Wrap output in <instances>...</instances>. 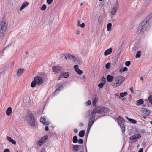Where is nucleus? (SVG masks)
<instances>
[{
	"instance_id": "nucleus-1",
	"label": "nucleus",
	"mask_w": 152,
	"mask_h": 152,
	"mask_svg": "<svg viewBox=\"0 0 152 152\" xmlns=\"http://www.w3.org/2000/svg\"><path fill=\"white\" fill-rule=\"evenodd\" d=\"M7 29V25L5 21H2L0 25V38L3 39L4 34Z\"/></svg>"
},
{
	"instance_id": "nucleus-2",
	"label": "nucleus",
	"mask_w": 152,
	"mask_h": 152,
	"mask_svg": "<svg viewBox=\"0 0 152 152\" xmlns=\"http://www.w3.org/2000/svg\"><path fill=\"white\" fill-rule=\"evenodd\" d=\"M28 117L26 119L28 124L31 127H34L35 124V119L32 113H29L28 114Z\"/></svg>"
},
{
	"instance_id": "nucleus-3",
	"label": "nucleus",
	"mask_w": 152,
	"mask_h": 152,
	"mask_svg": "<svg viewBox=\"0 0 152 152\" xmlns=\"http://www.w3.org/2000/svg\"><path fill=\"white\" fill-rule=\"evenodd\" d=\"M96 110L97 113L103 114L108 113L110 111V109L105 107H98L94 108Z\"/></svg>"
},
{
	"instance_id": "nucleus-4",
	"label": "nucleus",
	"mask_w": 152,
	"mask_h": 152,
	"mask_svg": "<svg viewBox=\"0 0 152 152\" xmlns=\"http://www.w3.org/2000/svg\"><path fill=\"white\" fill-rule=\"evenodd\" d=\"M149 26V23L147 22V20H144L138 26V30L140 32H142L146 30Z\"/></svg>"
},
{
	"instance_id": "nucleus-5",
	"label": "nucleus",
	"mask_w": 152,
	"mask_h": 152,
	"mask_svg": "<svg viewBox=\"0 0 152 152\" xmlns=\"http://www.w3.org/2000/svg\"><path fill=\"white\" fill-rule=\"evenodd\" d=\"M117 120L118 124L121 129L122 132L124 133L125 131V124L124 123L125 121V120L120 116L118 117Z\"/></svg>"
},
{
	"instance_id": "nucleus-6",
	"label": "nucleus",
	"mask_w": 152,
	"mask_h": 152,
	"mask_svg": "<svg viewBox=\"0 0 152 152\" xmlns=\"http://www.w3.org/2000/svg\"><path fill=\"white\" fill-rule=\"evenodd\" d=\"M125 80V78L123 76H118L115 78V80L114 82L113 86H120Z\"/></svg>"
},
{
	"instance_id": "nucleus-7",
	"label": "nucleus",
	"mask_w": 152,
	"mask_h": 152,
	"mask_svg": "<svg viewBox=\"0 0 152 152\" xmlns=\"http://www.w3.org/2000/svg\"><path fill=\"white\" fill-rule=\"evenodd\" d=\"M119 4L118 1H117L114 4V5L113 7L112 8L111 12V14L113 15H114L116 14L118 9L119 8Z\"/></svg>"
},
{
	"instance_id": "nucleus-8",
	"label": "nucleus",
	"mask_w": 152,
	"mask_h": 152,
	"mask_svg": "<svg viewBox=\"0 0 152 152\" xmlns=\"http://www.w3.org/2000/svg\"><path fill=\"white\" fill-rule=\"evenodd\" d=\"M65 59L69 60L72 61L73 62H76L77 61V58L75 56L69 54H66L65 56Z\"/></svg>"
},
{
	"instance_id": "nucleus-9",
	"label": "nucleus",
	"mask_w": 152,
	"mask_h": 152,
	"mask_svg": "<svg viewBox=\"0 0 152 152\" xmlns=\"http://www.w3.org/2000/svg\"><path fill=\"white\" fill-rule=\"evenodd\" d=\"M48 138V137L47 135L44 136L38 141V144L39 146L41 145L45 142Z\"/></svg>"
},
{
	"instance_id": "nucleus-10",
	"label": "nucleus",
	"mask_w": 152,
	"mask_h": 152,
	"mask_svg": "<svg viewBox=\"0 0 152 152\" xmlns=\"http://www.w3.org/2000/svg\"><path fill=\"white\" fill-rule=\"evenodd\" d=\"M34 80L37 82L38 85L41 84L43 83V80L42 78L39 76L35 77L34 78Z\"/></svg>"
},
{
	"instance_id": "nucleus-11",
	"label": "nucleus",
	"mask_w": 152,
	"mask_h": 152,
	"mask_svg": "<svg viewBox=\"0 0 152 152\" xmlns=\"http://www.w3.org/2000/svg\"><path fill=\"white\" fill-rule=\"evenodd\" d=\"M96 113V110L95 108L94 109L90 114L89 119L95 120V117Z\"/></svg>"
},
{
	"instance_id": "nucleus-12",
	"label": "nucleus",
	"mask_w": 152,
	"mask_h": 152,
	"mask_svg": "<svg viewBox=\"0 0 152 152\" xmlns=\"http://www.w3.org/2000/svg\"><path fill=\"white\" fill-rule=\"evenodd\" d=\"M40 121L44 125H48L50 124V122L48 121H46L45 118L44 117H41Z\"/></svg>"
},
{
	"instance_id": "nucleus-13",
	"label": "nucleus",
	"mask_w": 152,
	"mask_h": 152,
	"mask_svg": "<svg viewBox=\"0 0 152 152\" xmlns=\"http://www.w3.org/2000/svg\"><path fill=\"white\" fill-rule=\"evenodd\" d=\"M61 67H53V71L56 73H60L61 71Z\"/></svg>"
},
{
	"instance_id": "nucleus-14",
	"label": "nucleus",
	"mask_w": 152,
	"mask_h": 152,
	"mask_svg": "<svg viewBox=\"0 0 152 152\" xmlns=\"http://www.w3.org/2000/svg\"><path fill=\"white\" fill-rule=\"evenodd\" d=\"M118 61V58L116 57H113L112 59L111 63L112 65L113 66H115L116 64Z\"/></svg>"
},
{
	"instance_id": "nucleus-15",
	"label": "nucleus",
	"mask_w": 152,
	"mask_h": 152,
	"mask_svg": "<svg viewBox=\"0 0 152 152\" xmlns=\"http://www.w3.org/2000/svg\"><path fill=\"white\" fill-rule=\"evenodd\" d=\"M142 112L145 114L146 116H148L149 115L150 111L148 109L145 108H142Z\"/></svg>"
},
{
	"instance_id": "nucleus-16",
	"label": "nucleus",
	"mask_w": 152,
	"mask_h": 152,
	"mask_svg": "<svg viewBox=\"0 0 152 152\" xmlns=\"http://www.w3.org/2000/svg\"><path fill=\"white\" fill-rule=\"evenodd\" d=\"M130 139L131 140V141H130V143L131 144L133 143L134 142L137 140V139L134 135L130 137Z\"/></svg>"
},
{
	"instance_id": "nucleus-17",
	"label": "nucleus",
	"mask_w": 152,
	"mask_h": 152,
	"mask_svg": "<svg viewBox=\"0 0 152 152\" xmlns=\"http://www.w3.org/2000/svg\"><path fill=\"white\" fill-rule=\"evenodd\" d=\"M60 77H63L64 78H67L69 76V75L68 72H64L61 73L60 75Z\"/></svg>"
},
{
	"instance_id": "nucleus-18",
	"label": "nucleus",
	"mask_w": 152,
	"mask_h": 152,
	"mask_svg": "<svg viewBox=\"0 0 152 152\" xmlns=\"http://www.w3.org/2000/svg\"><path fill=\"white\" fill-rule=\"evenodd\" d=\"M29 4V3L28 2H24L22 4L21 7L20 8L19 10L20 11L22 10L24 8H25Z\"/></svg>"
},
{
	"instance_id": "nucleus-19",
	"label": "nucleus",
	"mask_w": 152,
	"mask_h": 152,
	"mask_svg": "<svg viewBox=\"0 0 152 152\" xmlns=\"http://www.w3.org/2000/svg\"><path fill=\"white\" fill-rule=\"evenodd\" d=\"M25 71V69L23 68H20L17 71V74L18 76H20Z\"/></svg>"
},
{
	"instance_id": "nucleus-20",
	"label": "nucleus",
	"mask_w": 152,
	"mask_h": 152,
	"mask_svg": "<svg viewBox=\"0 0 152 152\" xmlns=\"http://www.w3.org/2000/svg\"><path fill=\"white\" fill-rule=\"evenodd\" d=\"M6 139L8 141L12 143L13 144H16L15 141L12 139L10 137L7 136Z\"/></svg>"
},
{
	"instance_id": "nucleus-21",
	"label": "nucleus",
	"mask_w": 152,
	"mask_h": 152,
	"mask_svg": "<svg viewBox=\"0 0 152 152\" xmlns=\"http://www.w3.org/2000/svg\"><path fill=\"white\" fill-rule=\"evenodd\" d=\"M12 109L11 107H8L7 110L6 111V115L8 116L10 115L12 112Z\"/></svg>"
},
{
	"instance_id": "nucleus-22",
	"label": "nucleus",
	"mask_w": 152,
	"mask_h": 152,
	"mask_svg": "<svg viewBox=\"0 0 152 152\" xmlns=\"http://www.w3.org/2000/svg\"><path fill=\"white\" fill-rule=\"evenodd\" d=\"M112 51V49L110 48L106 50L104 52V55L105 56H107L111 53Z\"/></svg>"
},
{
	"instance_id": "nucleus-23",
	"label": "nucleus",
	"mask_w": 152,
	"mask_h": 152,
	"mask_svg": "<svg viewBox=\"0 0 152 152\" xmlns=\"http://www.w3.org/2000/svg\"><path fill=\"white\" fill-rule=\"evenodd\" d=\"M76 72L77 74L79 75H81L83 73V71L82 70H80L78 68V67H73Z\"/></svg>"
},
{
	"instance_id": "nucleus-24",
	"label": "nucleus",
	"mask_w": 152,
	"mask_h": 152,
	"mask_svg": "<svg viewBox=\"0 0 152 152\" xmlns=\"http://www.w3.org/2000/svg\"><path fill=\"white\" fill-rule=\"evenodd\" d=\"M151 19H152V12L151 14H149L144 20L146 21L147 20V22L149 23L150 20Z\"/></svg>"
},
{
	"instance_id": "nucleus-25",
	"label": "nucleus",
	"mask_w": 152,
	"mask_h": 152,
	"mask_svg": "<svg viewBox=\"0 0 152 152\" xmlns=\"http://www.w3.org/2000/svg\"><path fill=\"white\" fill-rule=\"evenodd\" d=\"M113 78L114 77L113 76L110 75H108L107 77V80L109 82H111Z\"/></svg>"
},
{
	"instance_id": "nucleus-26",
	"label": "nucleus",
	"mask_w": 152,
	"mask_h": 152,
	"mask_svg": "<svg viewBox=\"0 0 152 152\" xmlns=\"http://www.w3.org/2000/svg\"><path fill=\"white\" fill-rule=\"evenodd\" d=\"M85 131L84 130L80 131L79 133V136L81 137H83L85 135Z\"/></svg>"
},
{
	"instance_id": "nucleus-27",
	"label": "nucleus",
	"mask_w": 152,
	"mask_h": 152,
	"mask_svg": "<svg viewBox=\"0 0 152 152\" xmlns=\"http://www.w3.org/2000/svg\"><path fill=\"white\" fill-rule=\"evenodd\" d=\"M73 146V151L74 152H77L79 150V145H72Z\"/></svg>"
},
{
	"instance_id": "nucleus-28",
	"label": "nucleus",
	"mask_w": 152,
	"mask_h": 152,
	"mask_svg": "<svg viewBox=\"0 0 152 152\" xmlns=\"http://www.w3.org/2000/svg\"><path fill=\"white\" fill-rule=\"evenodd\" d=\"M143 103L144 101L142 99H140L138 100L137 102L136 105L137 106H139L143 104Z\"/></svg>"
},
{
	"instance_id": "nucleus-29",
	"label": "nucleus",
	"mask_w": 152,
	"mask_h": 152,
	"mask_svg": "<svg viewBox=\"0 0 152 152\" xmlns=\"http://www.w3.org/2000/svg\"><path fill=\"white\" fill-rule=\"evenodd\" d=\"M98 100V98L97 97H95L92 103L93 105L94 106H96V103L97 102Z\"/></svg>"
},
{
	"instance_id": "nucleus-30",
	"label": "nucleus",
	"mask_w": 152,
	"mask_h": 152,
	"mask_svg": "<svg viewBox=\"0 0 152 152\" xmlns=\"http://www.w3.org/2000/svg\"><path fill=\"white\" fill-rule=\"evenodd\" d=\"M98 21L99 23L100 24H102L103 23V21L102 16H100L99 17L98 19Z\"/></svg>"
},
{
	"instance_id": "nucleus-31",
	"label": "nucleus",
	"mask_w": 152,
	"mask_h": 152,
	"mask_svg": "<svg viewBox=\"0 0 152 152\" xmlns=\"http://www.w3.org/2000/svg\"><path fill=\"white\" fill-rule=\"evenodd\" d=\"M36 84H37V82L35 81V80L34 79V80L32 81V82L31 83V86L32 88H34L35 87Z\"/></svg>"
},
{
	"instance_id": "nucleus-32",
	"label": "nucleus",
	"mask_w": 152,
	"mask_h": 152,
	"mask_svg": "<svg viewBox=\"0 0 152 152\" xmlns=\"http://www.w3.org/2000/svg\"><path fill=\"white\" fill-rule=\"evenodd\" d=\"M102 81H104V83L102 82L100 83L98 85V86L100 88H102L103 87L104 84L105 83V80L104 79L103 80V79H102Z\"/></svg>"
},
{
	"instance_id": "nucleus-33",
	"label": "nucleus",
	"mask_w": 152,
	"mask_h": 152,
	"mask_svg": "<svg viewBox=\"0 0 152 152\" xmlns=\"http://www.w3.org/2000/svg\"><path fill=\"white\" fill-rule=\"evenodd\" d=\"M78 139L77 136H74L72 139V141L74 143H76L78 141Z\"/></svg>"
},
{
	"instance_id": "nucleus-34",
	"label": "nucleus",
	"mask_w": 152,
	"mask_h": 152,
	"mask_svg": "<svg viewBox=\"0 0 152 152\" xmlns=\"http://www.w3.org/2000/svg\"><path fill=\"white\" fill-rule=\"evenodd\" d=\"M112 26V25L111 23H110L107 24V31H110L111 30Z\"/></svg>"
},
{
	"instance_id": "nucleus-35",
	"label": "nucleus",
	"mask_w": 152,
	"mask_h": 152,
	"mask_svg": "<svg viewBox=\"0 0 152 152\" xmlns=\"http://www.w3.org/2000/svg\"><path fill=\"white\" fill-rule=\"evenodd\" d=\"M128 70V69L126 67H124V68H123V67H121V68L120 69V72L122 73V72H124L125 71H127Z\"/></svg>"
},
{
	"instance_id": "nucleus-36",
	"label": "nucleus",
	"mask_w": 152,
	"mask_h": 152,
	"mask_svg": "<svg viewBox=\"0 0 152 152\" xmlns=\"http://www.w3.org/2000/svg\"><path fill=\"white\" fill-rule=\"evenodd\" d=\"M128 93L127 92H121L120 94V97H123L127 95Z\"/></svg>"
},
{
	"instance_id": "nucleus-37",
	"label": "nucleus",
	"mask_w": 152,
	"mask_h": 152,
	"mask_svg": "<svg viewBox=\"0 0 152 152\" xmlns=\"http://www.w3.org/2000/svg\"><path fill=\"white\" fill-rule=\"evenodd\" d=\"M63 87L62 85H60L58 86V88L54 92V94H56V92L58 90L60 91L61 89H62L63 88Z\"/></svg>"
},
{
	"instance_id": "nucleus-38",
	"label": "nucleus",
	"mask_w": 152,
	"mask_h": 152,
	"mask_svg": "<svg viewBox=\"0 0 152 152\" xmlns=\"http://www.w3.org/2000/svg\"><path fill=\"white\" fill-rule=\"evenodd\" d=\"M94 120L89 119V121L88 124L92 126L94 123Z\"/></svg>"
},
{
	"instance_id": "nucleus-39",
	"label": "nucleus",
	"mask_w": 152,
	"mask_h": 152,
	"mask_svg": "<svg viewBox=\"0 0 152 152\" xmlns=\"http://www.w3.org/2000/svg\"><path fill=\"white\" fill-rule=\"evenodd\" d=\"M77 61H76V64H78V65H80L82 63L81 60L79 58L77 59Z\"/></svg>"
},
{
	"instance_id": "nucleus-40",
	"label": "nucleus",
	"mask_w": 152,
	"mask_h": 152,
	"mask_svg": "<svg viewBox=\"0 0 152 152\" xmlns=\"http://www.w3.org/2000/svg\"><path fill=\"white\" fill-rule=\"evenodd\" d=\"M140 56H141V51H138L137 52V53H136V56H135V57L136 58H139L140 57Z\"/></svg>"
},
{
	"instance_id": "nucleus-41",
	"label": "nucleus",
	"mask_w": 152,
	"mask_h": 152,
	"mask_svg": "<svg viewBox=\"0 0 152 152\" xmlns=\"http://www.w3.org/2000/svg\"><path fill=\"white\" fill-rule=\"evenodd\" d=\"M148 100L149 101V102L152 105V95H150L148 99Z\"/></svg>"
},
{
	"instance_id": "nucleus-42",
	"label": "nucleus",
	"mask_w": 152,
	"mask_h": 152,
	"mask_svg": "<svg viewBox=\"0 0 152 152\" xmlns=\"http://www.w3.org/2000/svg\"><path fill=\"white\" fill-rule=\"evenodd\" d=\"M92 126V125H91L88 124V128H87V135H86L87 136H87H88V133L89 132V130L91 129Z\"/></svg>"
},
{
	"instance_id": "nucleus-43",
	"label": "nucleus",
	"mask_w": 152,
	"mask_h": 152,
	"mask_svg": "<svg viewBox=\"0 0 152 152\" xmlns=\"http://www.w3.org/2000/svg\"><path fill=\"white\" fill-rule=\"evenodd\" d=\"M129 121L130 122L134 124H135L137 123V121L131 118L129 119Z\"/></svg>"
},
{
	"instance_id": "nucleus-44",
	"label": "nucleus",
	"mask_w": 152,
	"mask_h": 152,
	"mask_svg": "<svg viewBox=\"0 0 152 152\" xmlns=\"http://www.w3.org/2000/svg\"><path fill=\"white\" fill-rule=\"evenodd\" d=\"M131 64V62L130 61H126L125 63V64L126 65V66H130Z\"/></svg>"
},
{
	"instance_id": "nucleus-45",
	"label": "nucleus",
	"mask_w": 152,
	"mask_h": 152,
	"mask_svg": "<svg viewBox=\"0 0 152 152\" xmlns=\"http://www.w3.org/2000/svg\"><path fill=\"white\" fill-rule=\"evenodd\" d=\"M46 8V6L45 4L43 5L42 7L41 8V10L44 11Z\"/></svg>"
},
{
	"instance_id": "nucleus-46",
	"label": "nucleus",
	"mask_w": 152,
	"mask_h": 152,
	"mask_svg": "<svg viewBox=\"0 0 152 152\" xmlns=\"http://www.w3.org/2000/svg\"><path fill=\"white\" fill-rule=\"evenodd\" d=\"M78 143L80 144H82L83 142V140L82 139H79L78 140Z\"/></svg>"
},
{
	"instance_id": "nucleus-47",
	"label": "nucleus",
	"mask_w": 152,
	"mask_h": 152,
	"mask_svg": "<svg viewBox=\"0 0 152 152\" xmlns=\"http://www.w3.org/2000/svg\"><path fill=\"white\" fill-rule=\"evenodd\" d=\"M10 45H11V44H9L8 46H7V47H6L5 48H4L2 50V51H1V53H4V50H6L7 48H9V46H10Z\"/></svg>"
},
{
	"instance_id": "nucleus-48",
	"label": "nucleus",
	"mask_w": 152,
	"mask_h": 152,
	"mask_svg": "<svg viewBox=\"0 0 152 152\" xmlns=\"http://www.w3.org/2000/svg\"><path fill=\"white\" fill-rule=\"evenodd\" d=\"M86 105L87 106L90 105L91 104V101L90 100H88L86 102Z\"/></svg>"
},
{
	"instance_id": "nucleus-49",
	"label": "nucleus",
	"mask_w": 152,
	"mask_h": 152,
	"mask_svg": "<svg viewBox=\"0 0 152 152\" xmlns=\"http://www.w3.org/2000/svg\"><path fill=\"white\" fill-rule=\"evenodd\" d=\"M136 138L137 139L140 138L141 137V136L138 134H134Z\"/></svg>"
},
{
	"instance_id": "nucleus-50",
	"label": "nucleus",
	"mask_w": 152,
	"mask_h": 152,
	"mask_svg": "<svg viewBox=\"0 0 152 152\" xmlns=\"http://www.w3.org/2000/svg\"><path fill=\"white\" fill-rule=\"evenodd\" d=\"M53 0H47V2L48 4H50L53 1Z\"/></svg>"
},
{
	"instance_id": "nucleus-51",
	"label": "nucleus",
	"mask_w": 152,
	"mask_h": 152,
	"mask_svg": "<svg viewBox=\"0 0 152 152\" xmlns=\"http://www.w3.org/2000/svg\"><path fill=\"white\" fill-rule=\"evenodd\" d=\"M116 98V97H117L119 99H120L121 98V97H120V95H119L118 94L116 93L115 95Z\"/></svg>"
},
{
	"instance_id": "nucleus-52",
	"label": "nucleus",
	"mask_w": 152,
	"mask_h": 152,
	"mask_svg": "<svg viewBox=\"0 0 152 152\" xmlns=\"http://www.w3.org/2000/svg\"><path fill=\"white\" fill-rule=\"evenodd\" d=\"M85 26V24L84 23H82L80 25V27L82 28H83Z\"/></svg>"
},
{
	"instance_id": "nucleus-53",
	"label": "nucleus",
	"mask_w": 152,
	"mask_h": 152,
	"mask_svg": "<svg viewBox=\"0 0 152 152\" xmlns=\"http://www.w3.org/2000/svg\"><path fill=\"white\" fill-rule=\"evenodd\" d=\"M111 64L109 62H108L106 65L105 66H110Z\"/></svg>"
},
{
	"instance_id": "nucleus-54",
	"label": "nucleus",
	"mask_w": 152,
	"mask_h": 152,
	"mask_svg": "<svg viewBox=\"0 0 152 152\" xmlns=\"http://www.w3.org/2000/svg\"><path fill=\"white\" fill-rule=\"evenodd\" d=\"M4 152H10V151L8 149H6L4 150Z\"/></svg>"
},
{
	"instance_id": "nucleus-55",
	"label": "nucleus",
	"mask_w": 152,
	"mask_h": 152,
	"mask_svg": "<svg viewBox=\"0 0 152 152\" xmlns=\"http://www.w3.org/2000/svg\"><path fill=\"white\" fill-rule=\"evenodd\" d=\"M130 90L131 91V92L132 93H134V91L133 88L132 87H131L130 88Z\"/></svg>"
},
{
	"instance_id": "nucleus-56",
	"label": "nucleus",
	"mask_w": 152,
	"mask_h": 152,
	"mask_svg": "<svg viewBox=\"0 0 152 152\" xmlns=\"http://www.w3.org/2000/svg\"><path fill=\"white\" fill-rule=\"evenodd\" d=\"M45 130L46 131H48L49 130V128L48 126H46L45 128Z\"/></svg>"
},
{
	"instance_id": "nucleus-57",
	"label": "nucleus",
	"mask_w": 152,
	"mask_h": 152,
	"mask_svg": "<svg viewBox=\"0 0 152 152\" xmlns=\"http://www.w3.org/2000/svg\"><path fill=\"white\" fill-rule=\"evenodd\" d=\"M74 131L75 133H77L78 132L76 128H75L74 129Z\"/></svg>"
},
{
	"instance_id": "nucleus-58",
	"label": "nucleus",
	"mask_w": 152,
	"mask_h": 152,
	"mask_svg": "<svg viewBox=\"0 0 152 152\" xmlns=\"http://www.w3.org/2000/svg\"><path fill=\"white\" fill-rule=\"evenodd\" d=\"M143 152V149L142 148H140L138 152Z\"/></svg>"
},
{
	"instance_id": "nucleus-59",
	"label": "nucleus",
	"mask_w": 152,
	"mask_h": 152,
	"mask_svg": "<svg viewBox=\"0 0 152 152\" xmlns=\"http://www.w3.org/2000/svg\"><path fill=\"white\" fill-rule=\"evenodd\" d=\"M41 152H45V149L44 148H42L41 149Z\"/></svg>"
},
{
	"instance_id": "nucleus-60",
	"label": "nucleus",
	"mask_w": 152,
	"mask_h": 152,
	"mask_svg": "<svg viewBox=\"0 0 152 152\" xmlns=\"http://www.w3.org/2000/svg\"><path fill=\"white\" fill-rule=\"evenodd\" d=\"M80 33V31L77 30V31H76V34L77 35H79V34Z\"/></svg>"
},
{
	"instance_id": "nucleus-61",
	"label": "nucleus",
	"mask_w": 152,
	"mask_h": 152,
	"mask_svg": "<svg viewBox=\"0 0 152 152\" xmlns=\"http://www.w3.org/2000/svg\"><path fill=\"white\" fill-rule=\"evenodd\" d=\"M83 126V124L82 123H80V126Z\"/></svg>"
},
{
	"instance_id": "nucleus-62",
	"label": "nucleus",
	"mask_w": 152,
	"mask_h": 152,
	"mask_svg": "<svg viewBox=\"0 0 152 152\" xmlns=\"http://www.w3.org/2000/svg\"><path fill=\"white\" fill-rule=\"evenodd\" d=\"M80 25L81 24H80V20H78V25L79 26H80Z\"/></svg>"
},
{
	"instance_id": "nucleus-63",
	"label": "nucleus",
	"mask_w": 152,
	"mask_h": 152,
	"mask_svg": "<svg viewBox=\"0 0 152 152\" xmlns=\"http://www.w3.org/2000/svg\"><path fill=\"white\" fill-rule=\"evenodd\" d=\"M126 118L129 121V119H130V118H128L127 116H126Z\"/></svg>"
},
{
	"instance_id": "nucleus-64",
	"label": "nucleus",
	"mask_w": 152,
	"mask_h": 152,
	"mask_svg": "<svg viewBox=\"0 0 152 152\" xmlns=\"http://www.w3.org/2000/svg\"><path fill=\"white\" fill-rule=\"evenodd\" d=\"M140 80H143V78L142 77H141L140 78Z\"/></svg>"
}]
</instances>
